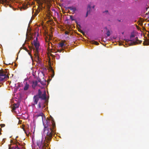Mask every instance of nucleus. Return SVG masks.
<instances>
[{
  "instance_id": "10",
  "label": "nucleus",
  "mask_w": 149,
  "mask_h": 149,
  "mask_svg": "<svg viewBox=\"0 0 149 149\" xmlns=\"http://www.w3.org/2000/svg\"><path fill=\"white\" fill-rule=\"evenodd\" d=\"M34 45L36 48V52H38L39 47V44L36 42H35V40H34Z\"/></svg>"
},
{
  "instance_id": "27",
  "label": "nucleus",
  "mask_w": 149,
  "mask_h": 149,
  "mask_svg": "<svg viewBox=\"0 0 149 149\" xmlns=\"http://www.w3.org/2000/svg\"><path fill=\"white\" fill-rule=\"evenodd\" d=\"M68 33H69L68 31H66L65 32V34H68Z\"/></svg>"
},
{
  "instance_id": "26",
  "label": "nucleus",
  "mask_w": 149,
  "mask_h": 149,
  "mask_svg": "<svg viewBox=\"0 0 149 149\" xmlns=\"http://www.w3.org/2000/svg\"><path fill=\"white\" fill-rule=\"evenodd\" d=\"M0 126L1 127H3L5 126V125L4 124H1L0 125Z\"/></svg>"
},
{
  "instance_id": "20",
  "label": "nucleus",
  "mask_w": 149,
  "mask_h": 149,
  "mask_svg": "<svg viewBox=\"0 0 149 149\" xmlns=\"http://www.w3.org/2000/svg\"><path fill=\"white\" fill-rule=\"evenodd\" d=\"M59 46L61 47H62L64 45V42H61L59 44Z\"/></svg>"
},
{
  "instance_id": "22",
  "label": "nucleus",
  "mask_w": 149,
  "mask_h": 149,
  "mask_svg": "<svg viewBox=\"0 0 149 149\" xmlns=\"http://www.w3.org/2000/svg\"><path fill=\"white\" fill-rule=\"evenodd\" d=\"M106 34L107 36H109L110 35V32L109 30L107 31Z\"/></svg>"
},
{
  "instance_id": "24",
  "label": "nucleus",
  "mask_w": 149,
  "mask_h": 149,
  "mask_svg": "<svg viewBox=\"0 0 149 149\" xmlns=\"http://www.w3.org/2000/svg\"><path fill=\"white\" fill-rule=\"evenodd\" d=\"M70 19L72 20V21H74L75 20V19H74L73 17V16L72 15H70Z\"/></svg>"
},
{
  "instance_id": "32",
  "label": "nucleus",
  "mask_w": 149,
  "mask_h": 149,
  "mask_svg": "<svg viewBox=\"0 0 149 149\" xmlns=\"http://www.w3.org/2000/svg\"><path fill=\"white\" fill-rule=\"evenodd\" d=\"M41 84H42L43 85H45V83H44V84H42L41 83Z\"/></svg>"
},
{
  "instance_id": "13",
  "label": "nucleus",
  "mask_w": 149,
  "mask_h": 149,
  "mask_svg": "<svg viewBox=\"0 0 149 149\" xmlns=\"http://www.w3.org/2000/svg\"><path fill=\"white\" fill-rule=\"evenodd\" d=\"M91 9V5H88V7L87 8V12L86 14V17L88 16V14L90 13V10Z\"/></svg>"
},
{
  "instance_id": "6",
  "label": "nucleus",
  "mask_w": 149,
  "mask_h": 149,
  "mask_svg": "<svg viewBox=\"0 0 149 149\" xmlns=\"http://www.w3.org/2000/svg\"><path fill=\"white\" fill-rule=\"evenodd\" d=\"M19 102H17V103L14 104L12 107V111L14 112H16L15 111V110L16 108L19 107Z\"/></svg>"
},
{
  "instance_id": "30",
  "label": "nucleus",
  "mask_w": 149,
  "mask_h": 149,
  "mask_svg": "<svg viewBox=\"0 0 149 149\" xmlns=\"http://www.w3.org/2000/svg\"><path fill=\"white\" fill-rule=\"evenodd\" d=\"M1 128H0V135H1Z\"/></svg>"
},
{
  "instance_id": "25",
  "label": "nucleus",
  "mask_w": 149,
  "mask_h": 149,
  "mask_svg": "<svg viewBox=\"0 0 149 149\" xmlns=\"http://www.w3.org/2000/svg\"><path fill=\"white\" fill-rule=\"evenodd\" d=\"M28 52L29 54L31 56V58L32 59V61H33V57H32V56L31 55V54L30 53V52Z\"/></svg>"
},
{
  "instance_id": "18",
  "label": "nucleus",
  "mask_w": 149,
  "mask_h": 149,
  "mask_svg": "<svg viewBox=\"0 0 149 149\" xmlns=\"http://www.w3.org/2000/svg\"><path fill=\"white\" fill-rule=\"evenodd\" d=\"M40 12V10H36V11L34 14V15H35V16L37 15L39 13V12Z\"/></svg>"
},
{
  "instance_id": "36",
  "label": "nucleus",
  "mask_w": 149,
  "mask_h": 149,
  "mask_svg": "<svg viewBox=\"0 0 149 149\" xmlns=\"http://www.w3.org/2000/svg\"><path fill=\"white\" fill-rule=\"evenodd\" d=\"M105 12H108V10H106L105 11Z\"/></svg>"
},
{
  "instance_id": "29",
  "label": "nucleus",
  "mask_w": 149,
  "mask_h": 149,
  "mask_svg": "<svg viewBox=\"0 0 149 149\" xmlns=\"http://www.w3.org/2000/svg\"><path fill=\"white\" fill-rule=\"evenodd\" d=\"M79 31L80 32H81V33H82L83 34H84V33L83 31Z\"/></svg>"
},
{
  "instance_id": "15",
  "label": "nucleus",
  "mask_w": 149,
  "mask_h": 149,
  "mask_svg": "<svg viewBox=\"0 0 149 149\" xmlns=\"http://www.w3.org/2000/svg\"><path fill=\"white\" fill-rule=\"evenodd\" d=\"M37 81H33V84L32 85V87L33 88H34L37 85Z\"/></svg>"
},
{
  "instance_id": "5",
  "label": "nucleus",
  "mask_w": 149,
  "mask_h": 149,
  "mask_svg": "<svg viewBox=\"0 0 149 149\" xmlns=\"http://www.w3.org/2000/svg\"><path fill=\"white\" fill-rule=\"evenodd\" d=\"M35 61L38 64H41V61L38 55V52L35 53L34 54Z\"/></svg>"
},
{
  "instance_id": "1",
  "label": "nucleus",
  "mask_w": 149,
  "mask_h": 149,
  "mask_svg": "<svg viewBox=\"0 0 149 149\" xmlns=\"http://www.w3.org/2000/svg\"><path fill=\"white\" fill-rule=\"evenodd\" d=\"M45 123L46 124L43 123L44 133L46 135L45 139L44 140L42 138H40L37 140V145L39 149H46L54 133L53 130L56 125L53 118L52 117L51 121L49 119L46 120Z\"/></svg>"
},
{
  "instance_id": "12",
  "label": "nucleus",
  "mask_w": 149,
  "mask_h": 149,
  "mask_svg": "<svg viewBox=\"0 0 149 149\" xmlns=\"http://www.w3.org/2000/svg\"><path fill=\"white\" fill-rule=\"evenodd\" d=\"M24 91H27L28 90L29 87V85L26 82L25 83H24Z\"/></svg>"
},
{
  "instance_id": "16",
  "label": "nucleus",
  "mask_w": 149,
  "mask_h": 149,
  "mask_svg": "<svg viewBox=\"0 0 149 149\" xmlns=\"http://www.w3.org/2000/svg\"><path fill=\"white\" fill-rule=\"evenodd\" d=\"M68 8L70 9V10H72L74 12L76 10V8L75 7H68Z\"/></svg>"
},
{
  "instance_id": "11",
  "label": "nucleus",
  "mask_w": 149,
  "mask_h": 149,
  "mask_svg": "<svg viewBox=\"0 0 149 149\" xmlns=\"http://www.w3.org/2000/svg\"><path fill=\"white\" fill-rule=\"evenodd\" d=\"M17 144L18 145H20V143L18 142H17L16 143V146L14 147H11L10 146H9V149H16V148H18V149H20L21 148L20 147H18L17 146Z\"/></svg>"
},
{
  "instance_id": "23",
  "label": "nucleus",
  "mask_w": 149,
  "mask_h": 149,
  "mask_svg": "<svg viewBox=\"0 0 149 149\" xmlns=\"http://www.w3.org/2000/svg\"><path fill=\"white\" fill-rule=\"evenodd\" d=\"M92 42L93 44H94L96 45H98L99 44L98 42L95 41H93Z\"/></svg>"
},
{
  "instance_id": "37",
  "label": "nucleus",
  "mask_w": 149,
  "mask_h": 149,
  "mask_svg": "<svg viewBox=\"0 0 149 149\" xmlns=\"http://www.w3.org/2000/svg\"><path fill=\"white\" fill-rule=\"evenodd\" d=\"M75 22H76L77 24V21H76Z\"/></svg>"
},
{
  "instance_id": "31",
  "label": "nucleus",
  "mask_w": 149,
  "mask_h": 149,
  "mask_svg": "<svg viewBox=\"0 0 149 149\" xmlns=\"http://www.w3.org/2000/svg\"><path fill=\"white\" fill-rule=\"evenodd\" d=\"M134 37V35H132L130 36V38H131L132 37Z\"/></svg>"
},
{
  "instance_id": "17",
  "label": "nucleus",
  "mask_w": 149,
  "mask_h": 149,
  "mask_svg": "<svg viewBox=\"0 0 149 149\" xmlns=\"http://www.w3.org/2000/svg\"><path fill=\"white\" fill-rule=\"evenodd\" d=\"M44 115V114L42 113H40L39 114H37V116H41L42 117V118L43 117L42 116Z\"/></svg>"
},
{
  "instance_id": "14",
  "label": "nucleus",
  "mask_w": 149,
  "mask_h": 149,
  "mask_svg": "<svg viewBox=\"0 0 149 149\" xmlns=\"http://www.w3.org/2000/svg\"><path fill=\"white\" fill-rule=\"evenodd\" d=\"M143 44L144 45H149V40H147L143 42Z\"/></svg>"
},
{
  "instance_id": "19",
  "label": "nucleus",
  "mask_w": 149,
  "mask_h": 149,
  "mask_svg": "<svg viewBox=\"0 0 149 149\" xmlns=\"http://www.w3.org/2000/svg\"><path fill=\"white\" fill-rule=\"evenodd\" d=\"M51 70L52 72V74L51 76H52V77H53L54 76L55 74H54V72L53 69H52V67H51Z\"/></svg>"
},
{
  "instance_id": "9",
  "label": "nucleus",
  "mask_w": 149,
  "mask_h": 149,
  "mask_svg": "<svg viewBox=\"0 0 149 149\" xmlns=\"http://www.w3.org/2000/svg\"><path fill=\"white\" fill-rule=\"evenodd\" d=\"M46 93L45 92L43 94H42L39 97V100L38 102L40 101V100H46Z\"/></svg>"
},
{
  "instance_id": "7",
  "label": "nucleus",
  "mask_w": 149,
  "mask_h": 149,
  "mask_svg": "<svg viewBox=\"0 0 149 149\" xmlns=\"http://www.w3.org/2000/svg\"><path fill=\"white\" fill-rule=\"evenodd\" d=\"M38 102V108L39 109L42 108L43 109L45 107V105L42 103L41 101H40Z\"/></svg>"
},
{
  "instance_id": "34",
  "label": "nucleus",
  "mask_w": 149,
  "mask_h": 149,
  "mask_svg": "<svg viewBox=\"0 0 149 149\" xmlns=\"http://www.w3.org/2000/svg\"><path fill=\"white\" fill-rule=\"evenodd\" d=\"M23 130L26 133L25 130L24 129H23Z\"/></svg>"
},
{
  "instance_id": "8",
  "label": "nucleus",
  "mask_w": 149,
  "mask_h": 149,
  "mask_svg": "<svg viewBox=\"0 0 149 149\" xmlns=\"http://www.w3.org/2000/svg\"><path fill=\"white\" fill-rule=\"evenodd\" d=\"M37 1V3L38 4V8H39V9L42 10L43 6L42 4L43 3V2H41L40 0H36Z\"/></svg>"
},
{
  "instance_id": "3",
  "label": "nucleus",
  "mask_w": 149,
  "mask_h": 149,
  "mask_svg": "<svg viewBox=\"0 0 149 149\" xmlns=\"http://www.w3.org/2000/svg\"><path fill=\"white\" fill-rule=\"evenodd\" d=\"M8 77V76L4 73L3 71L0 70V81H3L5 78Z\"/></svg>"
},
{
  "instance_id": "4",
  "label": "nucleus",
  "mask_w": 149,
  "mask_h": 149,
  "mask_svg": "<svg viewBox=\"0 0 149 149\" xmlns=\"http://www.w3.org/2000/svg\"><path fill=\"white\" fill-rule=\"evenodd\" d=\"M142 42V41L141 40H139L138 38L136 37L135 38L134 40L131 42L130 45H132L136 44H139L141 43Z\"/></svg>"
},
{
  "instance_id": "33",
  "label": "nucleus",
  "mask_w": 149,
  "mask_h": 149,
  "mask_svg": "<svg viewBox=\"0 0 149 149\" xmlns=\"http://www.w3.org/2000/svg\"><path fill=\"white\" fill-rule=\"evenodd\" d=\"M94 7H95V6H93L92 7V8H93V9H94Z\"/></svg>"
},
{
  "instance_id": "21",
  "label": "nucleus",
  "mask_w": 149,
  "mask_h": 149,
  "mask_svg": "<svg viewBox=\"0 0 149 149\" xmlns=\"http://www.w3.org/2000/svg\"><path fill=\"white\" fill-rule=\"evenodd\" d=\"M23 8L24 9H26L27 8V4H26V5L23 4Z\"/></svg>"
},
{
  "instance_id": "38",
  "label": "nucleus",
  "mask_w": 149,
  "mask_h": 149,
  "mask_svg": "<svg viewBox=\"0 0 149 149\" xmlns=\"http://www.w3.org/2000/svg\"><path fill=\"white\" fill-rule=\"evenodd\" d=\"M148 8H146V9H148Z\"/></svg>"
},
{
  "instance_id": "28",
  "label": "nucleus",
  "mask_w": 149,
  "mask_h": 149,
  "mask_svg": "<svg viewBox=\"0 0 149 149\" xmlns=\"http://www.w3.org/2000/svg\"><path fill=\"white\" fill-rule=\"evenodd\" d=\"M24 49L27 52H29V50L26 48H25Z\"/></svg>"
},
{
  "instance_id": "2",
  "label": "nucleus",
  "mask_w": 149,
  "mask_h": 149,
  "mask_svg": "<svg viewBox=\"0 0 149 149\" xmlns=\"http://www.w3.org/2000/svg\"><path fill=\"white\" fill-rule=\"evenodd\" d=\"M42 94V92L40 89L38 90V94L34 95L33 98V101L32 103L33 106H35L37 104L39 100V97Z\"/></svg>"
},
{
  "instance_id": "35",
  "label": "nucleus",
  "mask_w": 149,
  "mask_h": 149,
  "mask_svg": "<svg viewBox=\"0 0 149 149\" xmlns=\"http://www.w3.org/2000/svg\"><path fill=\"white\" fill-rule=\"evenodd\" d=\"M105 29H106V30H107V27H105Z\"/></svg>"
}]
</instances>
